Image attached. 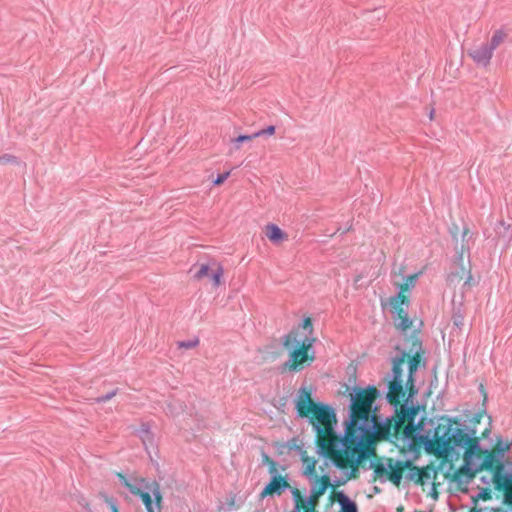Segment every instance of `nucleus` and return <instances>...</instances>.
Returning a JSON list of instances; mask_svg holds the SVG:
<instances>
[{"mask_svg": "<svg viewBox=\"0 0 512 512\" xmlns=\"http://www.w3.org/2000/svg\"><path fill=\"white\" fill-rule=\"evenodd\" d=\"M377 394L376 388L368 387L367 389L355 390L351 395L348 435L345 441V443H351L347 480L356 477L359 465L374 454L372 444L376 438L384 439L397 434L401 425L408 420V424L404 428L405 437L411 441H419V438H417L419 425L434 422L431 419H421L414 427L416 409L408 406L407 400L400 406L399 411L396 410L397 418L391 417L379 421L374 406Z\"/></svg>", "mask_w": 512, "mask_h": 512, "instance_id": "nucleus-1", "label": "nucleus"}, {"mask_svg": "<svg viewBox=\"0 0 512 512\" xmlns=\"http://www.w3.org/2000/svg\"><path fill=\"white\" fill-rule=\"evenodd\" d=\"M417 438L427 452L438 457H447L465 449L463 465L453 475L458 485L469 484L483 470V454L487 453V449L480 445L476 430L468 425L453 426L448 419L420 424Z\"/></svg>", "mask_w": 512, "mask_h": 512, "instance_id": "nucleus-2", "label": "nucleus"}, {"mask_svg": "<svg viewBox=\"0 0 512 512\" xmlns=\"http://www.w3.org/2000/svg\"><path fill=\"white\" fill-rule=\"evenodd\" d=\"M315 432L317 453L324 457L327 463L340 470L344 481H347V470L351 453V443L346 441L348 435V421L343 435L337 428L335 411L328 405L321 404L308 417Z\"/></svg>", "mask_w": 512, "mask_h": 512, "instance_id": "nucleus-3", "label": "nucleus"}, {"mask_svg": "<svg viewBox=\"0 0 512 512\" xmlns=\"http://www.w3.org/2000/svg\"><path fill=\"white\" fill-rule=\"evenodd\" d=\"M399 355L392 360V373L388 380L387 400L395 408L400 404V400L408 393V398L417 393L415 388L414 374L420 367L421 357L419 354L420 343L413 340V348L409 353L400 350Z\"/></svg>", "mask_w": 512, "mask_h": 512, "instance_id": "nucleus-4", "label": "nucleus"}, {"mask_svg": "<svg viewBox=\"0 0 512 512\" xmlns=\"http://www.w3.org/2000/svg\"><path fill=\"white\" fill-rule=\"evenodd\" d=\"M314 337L300 335L297 331H291L283 339V346L288 350V360L283 364V369L291 372L301 371L315 360L313 344Z\"/></svg>", "mask_w": 512, "mask_h": 512, "instance_id": "nucleus-5", "label": "nucleus"}, {"mask_svg": "<svg viewBox=\"0 0 512 512\" xmlns=\"http://www.w3.org/2000/svg\"><path fill=\"white\" fill-rule=\"evenodd\" d=\"M409 466V461L387 459L375 466V479L379 480L381 483L390 481L395 486H399L403 478V472Z\"/></svg>", "mask_w": 512, "mask_h": 512, "instance_id": "nucleus-6", "label": "nucleus"}, {"mask_svg": "<svg viewBox=\"0 0 512 512\" xmlns=\"http://www.w3.org/2000/svg\"><path fill=\"white\" fill-rule=\"evenodd\" d=\"M422 272H417L408 276H404V267H400L398 271H393L391 274V281L397 289L395 296H400L404 300V303H409L408 296L406 293H410L415 287L419 276Z\"/></svg>", "mask_w": 512, "mask_h": 512, "instance_id": "nucleus-7", "label": "nucleus"}, {"mask_svg": "<svg viewBox=\"0 0 512 512\" xmlns=\"http://www.w3.org/2000/svg\"><path fill=\"white\" fill-rule=\"evenodd\" d=\"M409 303H404L400 296L390 298V306L394 314L396 327L402 332H406L412 325V320L408 317L407 307Z\"/></svg>", "mask_w": 512, "mask_h": 512, "instance_id": "nucleus-8", "label": "nucleus"}, {"mask_svg": "<svg viewBox=\"0 0 512 512\" xmlns=\"http://www.w3.org/2000/svg\"><path fill=\"white\" fill-rule=\"evenodd\" d=\"M312 389L302 386L296 395L295 406L299 416L307 418L321 404L315 403L311 397Z\"/></svg>", "mask_w": 512, "mask_h": 512, "instance_id": "nucleus-9", "label": "nucleus"}, {"mask_svg": "<svg viewBox=\"0 0 512 512\" xmlns=\"http://www.w3.org/2000/svg\"><path fill=\"white\" fill-rule=\"evenodd\" d=\"M269 472L271 474V479L261 491V498H265L269 495H281L282 492H284L285 489L289 487V484L285 478L278 474L276 464L274 462H271Z\"/></svg>", "mask_w": 512, "mask_h": 512, "instance_id": "nucleus-10", "label": "nucleus"}, {"mask_svg": "<svg viewBox=\"0 0 512 512\" xmlns=\"http://www.w3.org/2000/svg\"><path fill=\"white\" fill-rule=\"evenodd\" d=\"M292 497L294 508L291 512H316L315 508L320 497H313L311 492L309 496L303 497L298 489L292 490Z\"/></svg>", "mask_w": 512, "mask_h": 512, "instance_id": "nucleus-11", "label": "nucleus"}, {"mask_svg": "<svg viewBox=\"0 0 512 512\" xmlns=\"http://www.w3.org/2000/svg\"><path fill=\"white\" fill-rule=\"evenodd\" d=\"M139 497L143 501L147 512H157L160 509L162 496L159 485L156 482H151V486Z\"/></svg>", "mask_w": 512, "mask_h": 512, "instance_id": "nucleus-12", "label": "nucleus"}, {"mask_svg": "<svg viewBox=\"0 0 512 512\" xmlns=\"http://www.w3.org/2000/svg\"><path fill=\"white\" fill-rule=\"evenodd\" d=\"M494 50L487 44L483 43L474 46L468 50V55L478 66L486 67L490 64Z\"/></svg>", "mask_w": 512, "mask_h": 512, "instance_id": "nucleus-13", "label": "nucleus"}, {"mask_svg": "<svg viewBox=\"0 0 512 512\" xmlns=\"http://www.w3.org/2000/svg\"><path fill=\"white\" fill-rule=\"evenodd\" d=\"M495 481L497 485L505 490L504 502L512 504V470L506 471L504 466H501L495 471Z\"/></svg>", "mask_w": 512, "mask_h": 512, "instance_id": "nucleus-14", "label": "nucleus"}, {"mask_svg": "<svg viewBox=\"0 0 512 512\" xmlns=\"http://www.w3.org/2000/svg\"><path fill=\"white\" fill-rule=\"evenodd\" d=\"M121 483L135 496H140L146 489L151 486V482L144 478H127L122 474H118Z\"/></svg>", "mask_w": 512, "mask_h": 512, "instance_id": "nucleus-15", "label": "nucleus"}, {"mask_svg": "<svg viewBox=\"0 0 512 512\" xmlns=\"http://www.w3.org/2000/svg\"><path fill=\"white\" fill-rule=\"evenodd\" d=\"M310 481V492L313 497H321L330 485V478L327 475H323L320 478L317 476L313 477Z\"/></svg>", "mask_w": 512, "mask_h": 512, "instance_id": "nucleus-16", "label": "nucleus"}, {"mask_svg": "<svg viewBox=\"0 0 512 512\" xmlns=\"http://www.w3.org/2000/svg\"><path fill=\"white\" fill-rule=\"evenodd\" d=\"M301 461H302L303 475L308 480H312L313 477L316 476V464H317L316 459L306 455L305 453H302Z\"/></svg>", "mask_w": 512, "mask_h": 512, "instance_id": "nucleus-17", "label": "nucleus"}, {"mask_svg": "<svg viewBox=\"0 0 512 512\" xmlns=\"http://www.w3.org/2000/svg\"><path fill=\"white\" fill-rule=\"evenodd\" d=\"M503 458V453L499 452L498 454L494 453V452H490L487 450V453H484L483 454V460L482 462H484L483 464V470L484 469H492V468H496V470L503 466L501 464V460Z\"/></svg>", "mask_w": 512, "mask_h": 512, "instance_id": "nucleus-18", "label": "nucleus"}, {"mask_svg": "<svg viewBox=\"0 0 512 512\" xmlns=\"http://www.w3.org/2000/svg\"><path fill=\"white\" fill-rule=\"evenodd\" d=\"M266 236L274 244H278L287 238L286 234L275 224L266 226Z\"/></svg>", "mask_w": 512, "mask_h": 512, "instance_id": "nucleus-19", "label": "nucleus"}, {"mask_svg": "<svg viewBox=\"0 0 512 512\" xmlns=\"http://www.w3.org/2000/svg\"><path fill=\"white\" fill-rule=\"evenodd\" d=\"M137 435L141 439L145 449H148V446L153 445L154 437L150 431V426L148 424L143 423L137 430Z\"/></svg>", "mask_w": 512, "mask_h": 512, "instance_id": "nucleus-20", "label": "nucleus"}, {"mask_svg": "<svg viewBox=\"0 0 512 512\" xmlns=\"http://www.w3.org/2000/svg\"><path fill=\"white\" fill-rule=\"evenodd\" d=\"M495 231L499 238L503 239L506 244H509L512 240V228L509 224L504 221H499Z\"/></svg>", "mask_w": 512, "mask_h": 512, "instance_id": "nucleus-21", "label": "nucleus"}, {"mask_svg": "<svg viewBox=\"0 0 512 512\" xmlns=\"http://www.w3.org/2000/svg\"><path fill=\"white\" fill-rule=\"evenodd\" d=\"M506 34L503 30L499 29L492 35L490 43H487L492 50H495L505 39Z\"/></svg>", "mask_w": 512, "mask_h": 512, "instance_id": "nucleus-22", "label": "nucleus"}, {"mask_svg": "<svg viewBox=\"0 0 512 512\" xmlns=\"http://www.w3.org/2000/svg\"><path fill=\"white\" fill-rule=\"evenodd\" d=\"M408 468H409V471L405 475V478L407 480H409V481L421 482L422 481V477H423L422 470H420L419 468H417L415 466L411 467V465Z\"/></svg>", "mask_w": 512, "mask_h": 512, "instance_id": "nucleus-23", "label": "nucleus"}, {"mask_svg": "<svg viewBox=\"0 0 512 512\" xmlns=\"http://www.w3.org/2000/svg\"><path fill=\"white\" fill-rule=\"evenodd\" d=\"M340 504L343 512H357L355 503L344 495H341L340 497Z\"/></svg>", "mask_w": 512, "mask_h": 512, "instance_id": "nucleus-24", "label": "nucleus"}, {"mask_svg": "<svg viewBox=\"0 0 512 512\" xmlns=\"http://www.w3.org/2000/svg\"><path fill=\"white\" fill-rule=\"evenodd\" d=\"M301 328L303 332H300V335H309L310 337H313V325L310 317H305L301 323Z\"/></svg>", "mask_w": 512, "mask_h": 512, "instance_id": "nucleus-25", "label": "nucleus"}, {"mask_svg": "<svg viewBox=\"0 0 512 512\" xmlns=\"http://www.w3.org/2000/svg\"><path fill=\"white\" fill-rule=\"evenodd\" d=\"M223 276V268L218 265L217 268L211 273V279L215 287L220 285L221 277Z\"/></svg>", "mask_w": 512, "mask_h": 512, "instance_id": "nucleus-26", "label": "nucleus"}, {"mask_svg": "<svg viewBox=\"0 0 512 512\" xmlns=\"http://www.w3.org/2000/svg\"><path fill=\"white\" fill-rule=\"evenodd\" d=\"M209 266L207 264H201L200 267H199V270L197 271V273L195 274V278L196 279H201L205 276H208L209 275Z\"/></svg>", "mask_w": 512, "mask_h": 512, "instance_id": "nucleus-27", "label": "nucleus"}, {"mask_svg": "<svg viewBox=\"0 0 512 512\" xmlns=\"http://www.w3.org/2000/svg\"><path fill=\"white\" fill-rule=\"evenodd\" d=\"M103 498H104V501L106 502V504L109 506L111 512H119V509L117 507V503H116L115 499H113L107 495H103Z\"/></svg>", "mask_w": 512, "mask_h": 512, "instance_id": "nucleus-28", "label": "nucleus"}, {"mask_svg": "<svg viewBox=\"0 0 512 512\" xmlns=\"http://www.w3.org/2000/svg\"><path fill=\"white\" fill-rule=\"evenodd\" d=\"M198 343H199V340L197 338H195L192 340L179 342V347L185 348V349H190V348H194L195 346H197Z\"/></svg>", "mask_w": 512, "mask_h": 512, "instance_id": "nucleus-29", "label": "nucleus"}, {"mask_svg": "<svg viewBox=\"0 0 512 512\" xmlns=\"http://www.w3.org/2000/svg\"><path fill=\"white\" fill-rule=\"evenodd\" d=\"M275 133V126H268L266 129H262L256 133H254L255 138L263 136V135H272Z\"/></svg>", "mask_w": 512, "mask_h": 512, "instance_id": "nucleus-30", "label": "nucleus"}, {"mask_svg": "<svg viewBox=\"0 0 512 512\" xmlns=\"http://www.w3.org/2000/svg\"><path fill=\"white\" fill-rule=\"evenodd\" d=\"M2 163H14V164H17L18 163V159L11 155V154H4L2 156H0V164Z\"/></svg>", "mask_w": 512, "mask_h": 512, "instance_id": "nucleus-31", "label": "nucleus"}, {"mask_svg": "<svg viewBox=\"0 0 512 512\" xmlns=\"http://www.w3.org/2000/svg\"><path fill=\"white\" fill-rule=\"evenodd\" d=\"M254 138H255L254 134H252V135H240L237 138L233 139V142H235L236 144H240L242 142L249 141V140H252Z\"/></svg>", "mask_w": 512, "mask_h": 512, "instance_id": "nucleus-32", "label": "nucleus"}, {"mask_svg": "<svg viewBox=\"0 0 512 512\" xmlns=\"http://www.w3.org/2000/svg\"><path fill=\"white\" fill-rule=\"evenodd\" d=\"M230 175V172H225L217 176V178L213 181L214 185L222 184Z\"/></svg>", "mask_w": 512, "mask_h": 512, "instance_id": "nucleus-33", "label": "nucleus"}, {"mask_svg": "<svg viewBox=\"0 0 512 512\" xmlns=\"http://www.w3.org/2000/svg\"><path fill=\"white\" fill-rule=\"evenodd\" d=\"M115 395H116V390H113L101 397H98L97 402H99V403L106 402V401L110 400L112 397H114Z\"/></svg>", "mask_w": 512, "mask_h": 512, "instance_id": "nucleus-34", "label": "nucleus"}, {"mask_svg": "<svg viewBox=\"0 0 512 512\" xmlns=\"http://www.w3.org/2000/svg\"><path fill=\"white\" fill-rule=\"evenodd\" d=\"M471 512H505L501 508H492V509H478V510H472Z\"/></svg>", "mask_w": 512, "mask_h": 512, "instance_id": "nucleus-35", "label": "nucleus"}, {"mask_svg": "<svg viewBox=\"0 0 512 512\" xmlns=\"http://www.w3.org/2000/svg\"><path fill=\"white\" fill-rule=\"evenodd\" d=\"M167 413L170 414L171 416H176L177 415V412L175 411L174 409V405L172 403H170L167 407Z\"/></svg>", "mask_w": 512, "mask_h": 512, "instance_id": "nucleus-36", "label": "nucleus"}, {"mask_svg": "<svg viewBox=\"0 0 512 512\" xmlns=\"http://www.w3.org/2000/svg\"><path fill=\"white\" fill-rule=\"evenodd\" d=\"M413 340H415V339H414V338H413V339H411V343H412V345H411V349L413 348ZM416 340L421 344V342H420L418 339H416ZM419 354H420V357L422 358V356H421V349L419 350ZM421 364H422V365H425V362H422V361H421L420 365H421Z\"/></svg>", "mask_w": 512, "mask_h": 512, "instance_id": "nucleus-37", "label": "nucleus"}, {"mask_svg": "<svg viewBox=\"0 0 512 512\" xmlns=\"http://www.w3.org/2000/svg\"><path fill=\"white\" fill-rule=\"evenodd\" d=\"M434 114H435V110H434V109H431V111H430V113H429V118H430V120H433Z\"/></svg>", "mask_w": 512, "mask_h": 512, "instance_id": "nucleus-38", "label": "nucleus"}, {"mask_svg": "<svg viewBox=\"0 0 512 512\" xmlns=\"http://www.w3.org/2000/svg\"><path fill=\"white\" fill-rule=\"evenodd\" d=\"M80 504H81L82 506H84V507H87V505H88V503H87V502H84V501H83V502H80Z\"/></svg>", "mask_w": 512, "mask_h": 512, "instance_id": "nucleus-39", "label": "nucleus"}]
</instances>
